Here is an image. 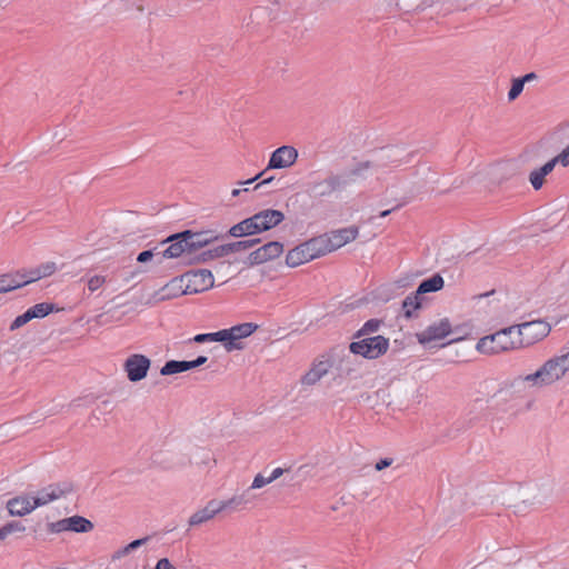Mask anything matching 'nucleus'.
<instances>
[{
	"label": "nucleus",
	"mask_w": 569,
	"mask_h": 569,
	"mask_svg": "<svg viewBox=\"0 0 569 569\" xmlns=\"http://www.w3.org/2000/svg\"><path fill=\"white\" fill-rule=\"evenodd\" d=\"M351 358L346 348L337 346L312 360L308 370L300 377L299 385L307 390L318 385L322 379L342 372H349Z\"/></svg>",
	"instance_id": "nucleus-1"
},
{
	"label": "nucleus",
	"mask_w": 569,
	"mask_h": 569,
	"mask_svg": "<svg viewBox=\"0 0 569 569\" xmlns=\"http://www.w3.org/2000/svg\"><path fill=\"white\" fill-rule=\"evenodd\" d=\"M569 373V351L547 359L536 371L519 376L515 382L531 390H540L562 381Z\"/></svg>",
	"instance_id": "nucleus-2"
},
{
	"label": "nucleus",
	"mask_w": 569,
	"mask_h": 569,
	"mask_svg": "<svg viewBox=\"0 0 569 569\" xmlns=\"http://www.w3.org/2000/svg\"><path fill=\"white\" fill-rule=\"evenodd\" d=\"M284 220V213L276 209H266L239 223L232 226L229 233L232 237L240 238L268 231Z\"/></svg>",
	"instance_id": "nucleus-3"
},
{
	"label": "nucleus",
	"mask_w": 569,
	"mask_h": 569,
	"mask_svg": "<svg viewBox=\"0 0 569 569\" xmlns=\"http://www.w3.org/2000/svg\"><path fill=\"white\" fill-rule=\"evenodd\" d=\"M516 327L505 328L496 333L482 337L476 345V350L482 355H497L518 349L516 342Z\"/></svg>",
	"instance_id": "nucleus-4"
},
{
	"label": "nucleus",
	"mask_w": 569,
	"mask_h": 569,
	"mask_svg": "<svg viewBox=\"0 0 569 569\" xmlns=\"http://www.w3.org/2000/svg\"><path fill=\"white\" fill-rule=\"evenodd\" d=\"M325 254L327 253L319 236L291 249L287 253L286 263L291 268H296Z\"/></svg>",
	"instance_id": "nucleus-5"
},
{
	"label": "nucleus",
	"mask_w": 569,
	"mask_h": 569,
	"mask_svg": "<svg viewBox=\"0 0 569 569\" xmlns=\"http://www.w3.org/2000/svg\"><path fill=\"white\" fill-rule=\"evenodd\" d=\"M515 327V337L518 349L532 346L542 340L549 335L551 329L549 323L542 320L525 322Z\"/></svg>",
	"instance_id": "nucleus-6"
},
{
	"label": "nucleus",
	"mask_w": 569,
	"mask_h": 569,
	"mask_svg": "<svg viewBox=\"0 0 569 569\" xmlns=\"http://www.w3.org/2000/svg\"><path fill=\"white\" fill-rule=\"evenodd\" d=\"M259 326L253 322H243L229 329L221 330L222 345L227 352L242 350L244 345L242 340L250 337L258 330Z\"/></svg>",
	"instance_id": "nucleus-7"
},
{
	"label": "nucleus",
	"mask_w": 569,
	"mask_h": 569,
	"mask_svg": "<svg viewBox=\"0 0 569 569\" xmlns=\"http://www.w3.org/2000/svg\"><path fill=\"white\" fill-rule=\"evenodd\" d=\"M389 348V341L382 336H375L355 341L349 345L348 353L359 355L367 359H377L385 355Z\"/></svg>",
	"instance_id": "nucleus-8"
},
{
	"label": "nucleus",
	"mask_w": 569,
	"mask_h": 569,
	"mask_svg": "<svg viewBox=\"0 0 569 569\" xmlns=\"http://www.w3.org/2000/svg\"><path fill=\"white\" fill-rule=\"evenodd\" d=\"M299 153L293 146H282L276 149L269 159L267 168L258 173L254 178L249 179L242 184H251L256 180L260 179L270 169H288L291 168L298 160Z\"/></svg>",
	"instance_id": "nucleus-9"
},
{
	"label": "nucleus",
	"mask_w": 569,
	"mask_h": 569,
	"mask_svg": "<svg viewBox=\"0 0 569 569\" xmlns=\"http://www.w3.org/2000/svg\"><path fill=\"white\" fill-rule=\"evenodd\" d=\"M455 332L451 320L448 317H441L429 323L422 331L416 333V339L420 345L427 346L433 341L442 340Z\"/></svg>",
	"instance_id": "nucleus-10"
},
{
	"label": "nucleus",
	"mask_w": 569,
	"mask_h": 569,
	"mask_svg": "<svg viewBox=\"0 0 569 569\" xmlns=\"http://www.w3.org/2000/svg\"><path fill=\"white\" fill-rule=\"evenodd\" d=\"M370 167V162L359 163L349 171L329 176L325 179L323 184L329 192L343 190L358 178H363Z\"/></svg>",
	"instance_id": "nucleus-11"
},
{
	"label": "nucleus",
	"mask_w": 569,
	"mask_h": 569,
	"mask_svg": "<svg viewBox=\"0 0 569 569\" xmlns=\"http://www.w3.org/2000/svg\"><path fill=\"white\" fill-rule=\"evenodd\" d=\"M184 286V293L194 295L203 292L213 287L214 280L211 271L207 269H199L186 272L180 277Z\"/></svg>",
	"instance_id": "nucleus-12"
},
{
	"label": "nucleus",
	"mask_w": 569,
	"mask_h": 569,
	"mask_svg": "<svg viewBox=\"0 0 569 569\" xmlns=\"http://www.w3.org/2000/svg\"><path fill=\"white\" fill-rule=\"evenodd\" d=\"M359 236V227L349 226L347 228L333 230L331 232L321 234V240L326 253H330L340 249L341 247L355 241Z\"/></svg>",
	"instance_id": "nucleus-13"
},
{
	"label": "nucleus",
	"mask_w": 569,
	"mask_h": 569,
	"mask_svg": "<svg viewBox=\"0 0 569 569\" xmlns=\"http://www.w3.org/2000/svg\"><path fill=\"white\" fill-rule=\"evenodd\" d=\"M122 367L127 379L132 383H137L147 378L151 360L146 355L132 353L124 359Z\"/></svg>",
	"instance_id": "nucleus-14"
},
{
	"label": "nucleus",
	"mask_w": 569,
	"mask_h": 569,
	"mask_svg": "<svg viewBox=\"0 0 569 569\" xmlns=\"http://www.w3.org/2000/svg\"><path fill=\"white\" fill-rule=\"evenodd\" d=\"M283 251V244L279 241L266 243L249 254L250 264H261L278 258Z\"/></svg>",
	"instance_id": "nucleus-15"
},
{
	"label": "nucleus",
	"mask_w": 569,
	"mask_h": 569,
	"mask_svg": "<svg viewBox=\"0 0 569 569\" xmlns=\"http://www.w3.org/2000/svg\"><path fill=\"white\" fill-rule=\"evenodd\" d=\"M7 509L10 516L23 517L33 511L36 506L32 498L27 496H18L8 500Z\"/></svg>",
	"instance_id": "nucleus-16"
},
{
	"label": "nucleus",
	"mask_w": 569,
	"mask_h": 569,
	"mask_svg": "<svg viewBox=\"0 0 569 569\" xmlns=\"http://www.w3.org/2000/svg\"><path fill=\"white\" fill-rule=\"evenodd\" d=\"M422 306L423 297L418 296L416 292L410 293L401 303V315L407 320L417 319Z\"/></svg>",
	"instance_id": "nucleus-17"
},
{
	"label": "nucleus",
	"mask_w": 569,
	"mask_h": 569,
	"mask_svg": "<svg viewBox=\"0 0 569 569\" xmlns=\"http://www.w3.org/2000/svg\"><path fill=\"white\" fill-rule=\"evenodd\" d=\"M182 295H186L184 286L182 281H180V278H174L166 286H163L161 289H159L157 292H154L153 297L157 302H160L174 299Z\"/></svg>",
	"instance_id": "nucleus-18"
},
{
	"label": "nucleus",
	"mask_w": 569,
	"mask_h": 569,
	"mask_svg": "<svg viewBox=\"0 0 569 569\" xmlns=\"http://www.w3.org/2000/svg\"><path fill=\"white\" fill-rule=\"evenodd\" d=\"M179 237H184L186 241L188 242L189 247V254L193 253L196 250L209 244L212 242L216 237L207 231V232H191V231H184L182 233H179Z\"/></svg>",
	"instance_id": "nucleus-19"
},
{
	"label": "nucleus",
	"mask_w": 569,
	"mask_h": 569,
	"mask_svg": "<svg viewBox=\"0 0 569 569\" xmlns=\"http://www.w3.org/2000/svg\"><path fill=\"white\" fill-rule=\"evenodd\" d=\"M558 161L553 157L547 161L542 167L532 170L529 174V181L535 190L542 188L545 183V177L548 176L556 167Z\"/></svg>",
	"instance_id": "nucleus-20"
},
{
	"label": "nucleus",
	"mask_w": 569,
	"mask_h": 569,
	"mask_svg": "<svg viewBox=\"0 0 569 569\" xmlns=\"http://www.w3.org/2000/svg\"><path fill=\"white\" fill-rule=\"evenodd\" d=\"M172 243L163 251L164 258H178L183 253L189 254L188 242L184 237H179V234L172 236L168 239Z\"/></svg>",
	"instance_id": "nucleus-21"
},
{
	"label": "nucleus",
	"mask_w": 569,
	"mask_h": 569,
	"mask_svg": "<svg viewBox=\"0 0 569 569\" xmlns=\"http://www.w3.org/2000/svg\"><path fill=\"white\" fill-rule=\"evenodd\" d=\"M259 242H260V239H250V240H241V241H237L233 243L224 244V246H221V247L214 249V251H213L214 257H222L230 252L244 251V250L252 248L253 246H256Z\"/></svg>",
	"instance_id": "nucleus-22"
},
{
	"label": "nucleus",
	"mask_w": 569,
	"mask_h": 569,
	"mask_svg": "<svg viewBox=\"0 0 569 569\" xmlns=\"http://www.w3.org/2000/svg\"><path fill=\"white\" fill-rule=\"evenodd\" d=\"M251 501H252V496L249 495V490H246L240 495H234L230 499L223 500L224 511L233 512V511L242 510Z\"/></svg>",
	"instance_id": "nucleus-23"
},
{
	"label": "nucleus",
	"mask_w": 569,
	"mask_h": 569,
	"mask_svg": "<svg viewBox=\"0 0 569 569\" xmlns=\"http://www.w3.org/2000/svg\"><path fill=\"white\" fill-rule=\"evenodd\" d=\"M445 286V280L440 274H433L431 278L423 280L417 290L415 291L418 296L422 297L426 293L437 292Z\"/></svg>",
	"instance_id": "nucleus-24"
},
{
	"label": "nucleus",
	"mask_w": 569,
	"mask_h": 569,
	"mask_svg": "<svg viewBox=\"0 0 569 569\" xmlns=\"http://www.w3.org/2000/svg\"><path fill=\"white\" fill-rule=\"evenodd\" d=\"M68 531L86 533L93 529V523L82 516H71L67 518Z\"/></svg>",
	"instance_id": "nucleus-25"
},
{
	"label": "nucleus",
	"mask_w": 569,
	"mask_h": 569,
	"mask_svg": "<svg viewBox=\"0 0 569 569\" xmlns=\"http://www.w3.org/2000/svg\"><path fill=\"white\" fill-rule=\"evenodd\" d=\"M189 365L186 360H169L167 361L160 369L161 376H173L177 373H181L188 371Z\"/></svg>",
	"instance_id": "nucleus-26"
},
{
	"label": "nucleus",
	"mask_w": 569,
	"mask_h": 569,
	"mask_svg": "<svg viewBox=\"0 0 569 569\" xmlns=\"http://www.w3.org/2000/svg\"><path fill=\"white\" fill-rule=\"evenodd\" d=\"M30 280H19L17 279V276L11 274H1L0 276V293H6L11 290H14L17 288H20L27 283H29Z\"/></svg>",
	"instance_id": "nucleus-27"
},
{
	"label": "nucleus",
	"mask_w": 569,
	"mask_h": 569,
	"mask_svg": "<svg viewBox=\"0 0 569 569\" xmlns=\"http://www.w3.org/2000/svg\"><path fill=\"white\" fill-rule=\"evenodd\" d=\"M56 499H58L57 495L51 490L50 485L40 490L36 497H32L36 508L44 506Z\"/></svg>",
	"instance_id": "nucleus-28"
},
{
	"label": "nucleus",
	"mask_w": 569,
	"mask_h": 569,
	"mask_svg": "<svg viewBox=\"0 0 569 569\" xmlns=\"http://www.w3.org/2000/svg\"><path fill=\"white\" fill-rule=\"evenodd\" d=\"M53 305L41 302L38 303L27 310L28 315L30 316L31 320L36 318H43L48 316L50 312L53 311Z\"/></svg>",
	"instance_id": "nucleus-29"
},
{
	"label": "nucleus",
	"mask_w": 569,
	"mask_h": 569,
	"mask_svg": "<svg viewBox=\"0 0 569 569\" xmlns=\"http://www.w3.org/2000/svg\"><path fill=\"white\" fill-rule=\"evenodd\" d=\"M213 518H214V516L212 513H210L209 511H207V508L203 507L202 509H200L191 515V517L188 520V525L190 527L200 526Z\"/></svg>",
	"instance_id": "nucleus-30"
},
{
	"label": "nucleus",
	"mask_w": 569,
	"mask_h": 569,
	"mask_svg": "<svg viewBox=\"0 0 569 569\" xmlns=\"http://www.w3.org/2000/svg\"><path fill=\"white\" fill-rule=\"evenodd\" d=\"M57 270V266L54 262L50 261V262H46L43 264H41L36 271H34V278H32L30 280L33 281V280H37V279H41V278H44V277H49L51 274L54 273V271Z\"/></svg>",
	"instance_id": "nucleus-31"
},
{
	"label": "nucleus",
	"mask_w": 569,
	"mask_h": 569,
	"mask_svg": "<svg viewBox=\"0 0 569 569\" xmlns=\"http://www.w3.org/2000/svg\"><path fill=\"white\" fill-rule=\"evenodd\" d=\"M50 486L51 490L54 491V493L57 495V498L63 497L73 491V483L68 480L58 483H52Z\"/></svg>",
	"instance_id": "nucleus-32"
},
{
	"label": "nucleus",
	"mask_w": 569,
	"mask_h": 569,
	"mask_svg": "<svg viewBox=\"0 0 569 569\" xmlns=\"http://www.w3.org/2000/svg\"><path fill=\"white\" fill-rule=\"evenodd\" d=\"M193 341H196L198 343H203V342H221L222 343L221 330H219L217 332H211V333H199V335L194 336Z\"/></svg>",
	"instance_id": "nucleus-33"
},
{
	"label": "nucleus",
	"mask_w": 569,
	"mask_h": 569,
	"mask_svg": "<svg viewBox=\"0 0 569 569\" xmlns=\"http://www.w3.org/2000/svg\"><path fill=\"white\" fill-rule=\"evenodd\" d=\"M523 87V80H520L519 78L512 79L511 88L508 92V100L515 101L521 94Z\"/></svg>",
	"instance_id": "nucleus-34"
},
{
	"label": "nucleus",
	"mask_w": 569,
	"mask_h": 569,
	"mask_svg": "<svg viewBox=\"0 0 569 569\" xmlns=\"http://www.w3.org/2000/svg\"><path fill=\"white\" fill-rule=\"evenodd\" d=\"M204 507L207 508V511L212 513L214 517L218 513L224 511L223 500L211 499L207 502Z\"/></svg>",
	"instance_id": "nucleus-35"
},
{
	"label": "nucleus",
	"mask_w": 569,
	"mask_h": 569,
	"mask_svg": "<svg viewBox=\"0 0 569 569\" xmlns=\"http://www.w3.org/2000/svg\"><path fill=\"white\" fill-rule=\"evenodd\" d=\"M2 531L4 532V537L7 538L9 535L16 532V531H24L26 527L20 521H10L7 522L4 526L1 527Z\"/></svg>",
	"instance_id": "nucleus-36"
},
{
	"label": "nucleus",
	"mask_w": 569,
	"mask_h": 569,
	"mask_svg": "<svg viewBox=\"0 0 569 569\" xmlns=\"http://www.w3.org/2000/svg\"><path fill=\"white\" fill-rule=\"evenodd\" d=\"M106 277L96 274L88 280V289L91 292L99 290L106 283Z\"/></svg>",
	"instance_id": "nucleus-37"
},
{
	"label": "nucleus",
	"mask_w": 569,
	"mask_h": 569,
	"mask_svg": "<svg viewBox=\"0 0 569 569\" xmlns=\"http://www.w3.org/2000/svg\"><path fill=\"white\" fill-rule=\"evenodd\" d=\"M47 528L50 533H59L62 531H68L67 518L58 520L56 522H49L47 525Z\"/></svg>",
	"instance_id": "nucleus-38"
},
{
	"label": "nucleus",
	"mask_w": 569,
	"mask_h": 569,
	"mask_svg": "<svg viewBox=\"0 0 569 569\" xmlns=\"http://www.w3.org/2000/svg\"><path fill=\"white\" fill-rule=\"evenodd\" d=\"M268 483H271L269 476H264L263 473H258L254 477L251 486L247 490H249V492H250L251 489H259V488L264 487Z\"/></svg>",
	"instance_id": "nucleus-39"
},
{
	"label": "nucleus",
	"mask_w": 569,
	"mask_h": 569,
	"mask_svg": "<svg viewBox=\"0 0 569 569\" xmlns=\"http://www.w3.org/2000/svg\"><path fill=\"white\" fill-rule=\"evenodd\" d=\"M31 320L30 316L26 311L23 315L18 316L10 326L11 330H16Z\"/></svg>",
	"instance_id": "nucleus-40"
},
{
	"label": "nucleus",
	"mask_w": 569,
	"mask_h": 569,
	"mask_svg": "<svg viewBox=\"0 0 569 569\" xmlns=\"http://www.w3.org/2000/svg\"><path fill=\"white\" fill-rule=\"evenodd\" d=\"M148 540H149V537H144V538H140V539H136V540L131 541L130 543H128L126 546L128 553H130L133 550L138 549L139 547L146 545Z\"/></svg>",
	"instance_id": "nucleus-41"
},
{
	"label": "nucleus",
	"mask_w": 569,
	"mask_h": 569,
	"mask_svg": "<svg viewBox=\"0 0 569 569\" xmlns=\"http://www.w3.org/2000/svg\"><path fill=\"white\" fill-rule=\"evenodd\" d=\"M380 323H381L380 320L371 319L365 323L362 331L376 332V331H378Z\"/></svg>",
	"instance_id": "nucleus-42"
},
{
	"label": "nucleus",
	"mask_w": 569,
	"mask_h": 569,
	"mask_svg": "<svg viewBox=\"0 0 569 569\" xmlns=\"http://www.w3.org/2000/svg\"><path fill=\"white\" fill-rule=\"evenodd\" d=\"M555 158L558 161V163H561L563 167L569 166V146Z\"/></svg>",
	"instance_id": "nucleus-43"
},
{
	"label": "nucleus",
	"mask_w": 569,
	"mask_h": 569,
	"mask_svg": "<svg viewBox=\"0 0 569 569\" xmlns=\"http://www.w3.org/2000/svg\"><path fill=\"white\" fill-rule=\"evenodd\" d=\"M154 569H177L168 558H161L158 560Z\"/></svg>",
	"instance_id": "nucleus-44"
},
{
	"label": "nucleus",
	"mask_w": 569,
	"mask_h": 569,
	"mask_svg": "<svg viewBox=\"0 0 569 569\" xmlns=\"http://www.w3.org/2000/svg\"><path fill=\"white\" fill-rule=\"evenodd\" d=\"M207 357L204 356H199L197 359L192 360V361H188V365H189V369H194L197 367H200L202 366L203 363L207 362Z\"/></svg>",
	"instance_id": "nucleus-45"
},
{
	"label": "nucleus",
	"mask_w": 569,
	"mask_h": 569,
	"mask_svg": "<svg viewBox=\"0 0 569 569\" xmlns=\"http://www.w3.org/2000/svg\"><path fill=\"white\" fill-rule=\"evenodd\" d=\"M289 469H283V468H276L273 471H271V473L269 475V478H270V481H274L276 479H278L279 477H281L284 472H288Z\"/></svg>",
	"instance_id": "nucleus-46"
},
{
	"label": "nucleus",
	"mask_w": 569,
	"mask_h": 569,
	"mask_svg": "<svg viewBox=\"0 0 569 569\" xmlns=\"http://www.w3.org/2000/svg\"><path fill=\"white\" fill-rule=\"evenodd\" d=\"M393 286L398 289H406L411 286L409 278H402L395 281Z\"/></svg>",
	"instance_id": "nucleus-47"
},
{
	"label": "nucleus",
	"mask_w": 569,
	"mask_h": 569,
	"mask_svg": "<svg viewBox=\"0 0 569 569\" xmlns=\"http://www.w3.org/2000/svg\"><path fill=\"white\" fill-rule=\"evenodd\" d=\"M152 257H153L152 251H150V250H146V251H142V252H140V253H139V256H138L137 260H138L139 262H147V261H149Z\"/></svg>",
	"instance_id": "nucleus-48"
},
{
	"label": "nucleus",
	"mask_w": 569,
	"mask_h": 569,
	"mask_svg": "<svg viewBox=\"0 0 569 569\" xmlns=\"http://www.w3.org/2000/svg\"><path fill=\"white\" fill-rule=\"evenodd\" d=\"M128 550H127V547L124 546L123 548H120L119 550H117L112 556H111V560L114 561V560H118L124 556H128Z\"/></svg>",
	"instance_id": "nucleus-49"
},
{
	"label": "nucleus",
	"mask_w": 569,
	"mask_h": 569,
	"mask_svg": "<svg viewBox=\"0 0 569 569\" xmlns=\"http://www.w3.org/2000/svg\"><path fill=\"white\" fill-rule=\"evenodd\" d=\"M520 80H523V84L530 81H533L537 79V74L535 72H530L525 74L523 77L519 78Z\"/></svg>",
	"instance_id": "nucleus-50"
},
{
	"label": "nucleus",
	"mask_w": 569,
	"mask_h": 569,
	"mask_svg": "<svg viewBox=\"0 0 569 569\" xmlns=\"http://www.w3.org/2000/svg\"><path fill=\"white\" fill-rule=\"evenodd\" d=\"M272 180H273V178H272V177L267 178V179H263L260 183H258V184L254 187V189H259L261 186H263V184H268V183H270Z\"/></svg>",
	"instance_id": "nucleus-51"
},
{
	"label": "nucleus",
	"mask_w": 569,
	"mask_h": 569,
	"mask_svg": "<svg viewBox=\"0 0 569 569\" xmlns=\"http://www.w3.org/2000/svg\"><path fill=\"white\" fill-rule=\"evenodd\" d=\"M390 465H375V471L379 472L386 468H388Z\"/></svg>",
	"instance_id": "nucleus-52"
},
{
	"label": "nucleus",
	"mask_w": 569,
	"mask_h": 569,
	"mask_svg": "<svg viewBox=\"0 0 569 569\" xmlns=\"http://www.w3.org/2000/svg\"><path fill=\"white\" fill-rule=\"evenodd\" d=\"M241 190L240 189H233L231 194L232 197H238L240 194Z\"/></svg>",
	"instance_id": "nucleus-53"
},
{
	"label": "nucleus",
	"mask_w": 569,
	"mask_h": 569,
	"mask_svg": "<svg viewBox=\"0 0 569 569\" xmlns=\"http://www.w3.org/2000/svg\"><path fill=\"white\" fill-rule=\"evenodd\" d=\"M390 212H391V210H385V211L380 212V217H381V218H385V217H387Z\"/></svg>",
	"instance_id": "nucleus-54"
},
{
	"label": "nucleus",
	"mask_w": 569,
	"mask_h": 569,
	"mask_svg": "<svg viewBox=\"0 0 569 569\" xmlns=\"http://www.w3.org/2000/svg\"><path fill=\"white\" fill-rule=\"evenodd\" d=\"M6 537H4V532L2 531V528H0V540H4Z\"/></svg>",
	"instance_id": "nucleus-55"
},
{
	"label": "nucleus",
	"mask_w": 569,
	"mask_h": 569,
	"mask_svg": "<svg viewBox=\"0 0 569 569\" xmlns=\"http://www.w3.org/2000/svg\"><path fill=\"white\" fill-rule=\"evenodd\" d=\"M462 338H456V339H452L449 341V343H452V342H457V341H460Z\"/></svg>",
	"instance_id": "nucleus-56"
},
{
	"label": "nucleus",
	"mask_w": 569,
	"mask_h": 569,
	"mask_svg": "<svg viewBox=\"0 0 569 569\" xmlns=\"http://www.w3.org/2000/svg\"><path fill=\"white\" fill-rule=\"evenodd\" d=\"M379 462L386 463L389 462L387 459H381Z\"/></svg>",
	"instance_id": "nucleus-57"
}]
</instances>
